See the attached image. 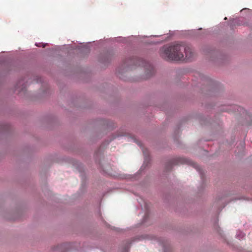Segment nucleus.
<instances>
[{
    "label": "nucleus",
    "mask_w": 252,
    "mask_h": 252,
    "mask_svg": "<svg viewBox=\"0 0 252 252\" xmlns=\"http://www.w3.org/2000/svg\"><path fill=\"white\" fill-rule=\"evenodd\" d=\"M184 53L187 60H191L193 53L191 48L184 44H176L170 45L164 49L165 57L168 60L180 61L184 59Z\"/></svg>",
    "instance_id": "f257e3e1"
}]
</instances>
